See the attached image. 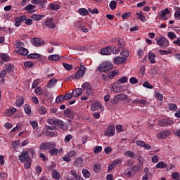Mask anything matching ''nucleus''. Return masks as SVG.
<instances>
[{"instance_id":"1","label":"nucleus","mask_w":180,"mask_h":180,"mask_svg":"<svg viewBox=\"0 0 180 180\" xmlns=\"http://www.w3.org/2000/svg\"><path fill=\"white\" fill-rule=\"evenodd\" d=\"M36 158V150L33 148H28L25 150H23L21 154L18 156V160L20 162L24 163V167L26 169H30L32 167V158Z\"/></svg>"},{"instance_id":"37","label":"nucleus","mask_w":180,"mask_h":180,"mask_svg":"<svg viewBox=\"0 0 180 180\" xmlns=\"http://www.w3.org/2000/svg\"><path fill=\"white\" fill-rule=\"evenodd\" d=\"M124 154L126 157H130V158H134L136 157V154L134 152H131V150L125 151Z\"/></svg>"},{"instance_id":"56","label":"nucleus","mask_w":180,"mask_h":180,"mask_svg":"<svg viewBox=\"0 0 180 180\" xmlns=\"http://www.w3.org/2000/svg\"><path fill=\"white\" fill-rule=\"evenodd\" d=\"M72 96H74L72 93H67L65 95L63 96V97L65 98V101H70V99H71Z\"/></svg>"},{"instance_id":"51","label":"nucleus","mask_w":180,"mask_h":180,"mask_svg":"<svg viewBox=\"0 0 180 180\" xmlns=\"http://www.w3.org/2000/svg\"><path fill=\"white\" fill-rule=\"evenodd\" d=\"M38 112L39 115H44L47 112V109H46V107L41 106L40 108L38 110Z\"/></svg>"},{"instance_id":"23","label":"nucleus","mask_w":180,"mask_h":180,"mask_svg":"<svg viewBox=\"0 0 180 180\" xmlns=\"http://www.w3.org/2000/svg\"><path fill=\"white\" fill-rule=\"evenodd\" d=\"M124 175L127 178H130V177L133 176V175H134V172L133 171V169L131 167L127 169L124 171Z\"/></svg>"},{"instance_id":"54","label":"nucleus","mask_w":180,"mask_h":180,"mask_svg":"<svg viewBox=\"0 0 180 180\" xmlns=\"http://www.w3.org/2000/svg\"><path fill=\"white\" fill-rule=\"evenodd\" d=\"M63 65L64 68L67 70V71H71L72 70V65L68 63H63Z\"/></svg>"},{"instance_id":"16","label":"nucleus","mask_w":180,"mask_h":180,"mask_svg":"<svg viewBox=\"0 0 180 180\" xmlns=\"http://www.w3.org/2000/svg\"><path fill=\"white\" fill-rule=\"evenodd\" d=\"M155 57H157L155 53H153L152 51L148 52V58L150 64H155V63H157V61H155Z\"/></svg>"},{"instance_id":"21","label":"nucleus","mask_w":180,"mask_h":180,"mask_svg":"<svg viewBox=\"0 0 180 180\" xmlns=\"http://www.w3.org/2000/svg\"><path fill=\"white\" fill-rule=\"evenodd\" d=\"M17 54H20V56H27L29 51L26 48L20 47L17 51Z\"/></svg>"},{"instance_id":"28","label":"nucleus","mask_w":180,"mask_h":180,"mask_svg":"<svg viewBox=\"0 0 180 180\" xmlns=\"http://www.w3.org/2000/svg\"><path fill=\"white\" fill-rule=\"evenodd\" d=\"M170 13L169 9L165 8V10L160 11L159 16L160 18H165V16H167V15H169Z\"/></svg>"},{"instance_id":"19","label":"nucleus","mask_w":180,"mask_h":180,"mask_svg":"<svg viewBox=\"0 0 180 180\" xmlns=\"http://www.w3.org/2000/svg\"><path fill=\"white\" fill-rule=\"evenodd\" d=\"M4 68H5V71L8 72V74L15 70V66L11 63L6 64L4 65Z\"/></svg>"},{"instance_id":"43","label":"nucleus","mask_w":180,"mask_h":180,"mask_svg":"<svg viewBox=\"0 0 180 180\" xmlns=\"http://www.w3.org/2000/svg\"><path fill=\"white\" fill-rule=\"evenodd\" d=\"M124 46H126V42L123 39H120L118 40V46L120 49H124Z\"/></svg>"},{"instance_id":"25","label":"nucleus","mask_w":180,"mask_h":180,"mask_svg":"<svg viewBox=\"0 0 180 180\" xmlns=\"http://www.w3.org/2000/svg\"><path fill=\"white\" fill-rule=\"evenodd\" d=\"M72 94L75 98H78L82 95V89L78 88L72 91Z\"/></svg>"},{"instance_id":"63","label":"nucleus","mask_w":180,"mask_h":180,"mask_svg":"<svg viewBox=\"0 0 180 180\" xmlns=\"http://www.w3.org/2000/svg\"><path fill=\"white\" fill-rule=\"evenodd\" d=\"M172 177L173 179L179 180V173L174 172L172 174Z\"/></svg>"},{"instance_id":"4","label":"nucleus","mask_w":180,"mask_h":180,"mask_svg":"<svg viewBox=\"0 0 180 180\" xmlns=\"http://www.w3.org/2000/svg\"><path fill=\"white\" fill-rule=\"evenodd\" d=\"M113 68V65L110 62H105L99 66V70L101 72H108Z\"/></svg>"},{"instance_id":"47","label":"nucleus","mask_w":180,"mask_h":180,"mask_svg":"<svg viewBox=\"0 0 180 180\" xmlns=\"http://www.w3.org/2000/svg\"><path fill=\"white\" fill-rule=\"evenodd\" d=\"M82 88L83 91H87L90 88H92V86H91V84H89V83L85 82L82 85Z\"/></svg>"},{"instance_id":"3","label":"nucleus","mask_w":180,"mask_h":180,"mask_svg":"<svg viewBox=\"0 0 180 180\" xmlns=\"http://www.w3.org/2000/svg\"><path fill=\"white\" fill-rule=\"evenodd\" d=\"M54 147H57V143L56 142H46L40 144L39 150L41 151H46V150L50 151V150L54 148Z\"/></svg>"},{"instance_id":"58","label":"nucleus","mask_w":180,"mask_h":180,"mask_svg":"<svg viewBox=\"0 0 180 180\" xmlns=\"http://www.w3.org/2000/svg\"><path fill=\"white\" fill-rule=\"evenodd\" d=\"M112 54H119L120 53V49L117 48V46H114L112 48Z\"/></svg>"},{"instance_id":"11","label":"nucleus","mask_w":180,"mask_h":180,"mask_svg":"<svg viewBox=\"0 0 180 180\" xmlns=\"http://www.w3.org/2000/svg\"><path fill=\"white\" fill-rule=\"evenodd\" d=\"M90 109L93 112H96V110H98V109H101V110H103V106H102V104H101V103L97 101L91 105Z\"/></svg>"},{"instance_id":"46","label":"nucleus","mask_w":180,"mask_h":180,"mask_svg":"<svg viewBox=\"0 0 180 180\" xmlns=\"http://www.w3.org/2000/svg\"><path fill=\"white\" fill-rule=\"evenodd\" d=\"M110 8L112 9V11H115L116 9V6H117V3L116 1H111L109 4Z\"/></svg>"},{"instance_id":"41","label":"nucleus","mask_w":180,"mask_h":180,"mask_svg":"<svg viewBox=\"0 0 180 180\" xmlns=\"http://www.w3.org/2000/svg\"><path fill=\"white\" fill-rule=\"evenodd\" d=\"M49 153L51 154V155H57V154H58V149L56 147H53L49 150Z\"/></svg>"},{"instance_id":"26","label":"nucleus","mask_w":180,"mask_h":180,"mask_svg":"<svg viewBox=\"0 0 180 180\" xmlns=\"http://www.w3.org/2000/svg\"><path fill=\"white\" fill-rule=\"evenodd\" d=\"M64 115L66 116V117H70V119H72L74 117V112L71 109H66L64 110Z\"/></svg>"},{"instance_id":"9","label":"nucleus","mask_w":180,"mask_h":180,"mask_svg":"<svg viewBox=\"0 0 180 180\" xmlns=\"http://www.w3.org/2000/svg\"><path fill=\"white\" fill-rule=\"evenodd\" d=\"M110 88L112 92H115L117 94H119V92L122 91V86L117 82L113 83Z\"/></svg>"},{"instance_id":"8","label":"nucleus","mask_w":180,"mask_h":180,"mask_svg":"<svg viewBox=\"0 0 180 180\" xmlns=\"http://www.w3.org/2000/svg\"><path fill=\"white\" fill-rule=\"evenodd\" d=\"M74 167H76V168H81V167H83L84 165V159L82 157H78L76 158L73 162Z\"/></svg>"},{"instance_id":"59","label":"nucleus","mask_w":180,"mask_h":180,"mask_svg":"<svg viewBox=\"0 0 180 180\" xmlns=\"http://www.w3.org/2000/svg\"><path fill=\"white\" fill-rule=\"evenodd\" d=\"M88 11L92 15H98V13H99V10H98V8H94L93 10L91 8H88Z\"/></svg>"},{"instance_id":"44","label":"nucleus","mask_w":180,"mask_h":180,"mask_svg":"<svg viewBox=\"0 0 180 180\" xmlns=\"http://www.w3.org/2000/svg\"><path fill=\"white\" fill-rule=\"evenodd\" d=\"M82 172L83 176H84V178H89V176H91V173H89V169H83L82 170Z\"/></svg>"},{"instance_id":"15","label":"nucleus","mask_w":180,"mask_h":180,"mask_svg":"<svg viewBox=\"0 0 180 180\" xmlns=\"http://www.w3.org/2000/svg\"><path fill=\"white\" fill-rule=\"evenodd\" d=\"M126 61H127V58H123L122 56H117L114 59V64L119 65V64H123V63H126Z\"/></svg>"},{"instance_id":"30","label":"nucleus","mask_w":180,"mask_h":180,"mask_svg":"<svg viewBox=\"0 0 180 180\" xmlns=\"http://www.w3.org/2000/svg\"><path fill=\"white\" fill-rule=\"evenodd\" d=\"M57 84V79L51 78L47 84V88H53Z\"/></svg>"},{"instance_id":"40","label":"nucleus","mask_w":180,"mask_h":180,"mask_svg":"<svg viewBox=\"0 0 180 180\" xmlns=\"http://www.w3.org/2000/svg\"><path fill=\"white\" fill-rule=\"evenodd\" d=\"M2 61H4V63H6V61H9V56L6 53H1L0 56Z\"/></svg>"},{"instance_id":"61","label":"nucleus","mask_w":180,"mask_h":180,"mask_svg":"<svg viewBox=\"0 0 180 180\" xmlns=\"http://www.w3.org/2000/svg\"><path fill=\"white\" fill-rule=\"evenodd\" d=\"M143 86H144V88H148V89H153V85L150 84L148 81L143 84Z\"/></svg>"},{"instance_id":"38","label":"nucleus","mask_w":180,"mask_h":180,"mask_svg":"<svg viewBox=\"0 0 180 180\" xmlns=\"http://www.w3.org/2000/svg\"><path fill=\"white\" fill-rule=\"evenodd\" d=\"M167 37L169 39V40H175V39H176V34L175 32H169L167 33Z\"/></svg>"},{"instance_id":"27","label":"nucleus","mask_w":180,"mask_h":180,"mask_svg":"<svg viewBox=\"0 0 180 180\" xmlns=\"http://www.w3.org/2000/svg\"><path fill=\"white\" fill-rule=\"evenodd\" d=\"M49 8L51 11H58V9H60V6L57 3H50Z\"/></svg>"},{"instance_id":"55","label":"nucleus","mask_w":180,"mask_h":180,"mask_svg":"<svg viewBox=\"0 0 180 180\" xmlns=\"http://www.w3.org/2000/svg\"><path fill=\"white\" fill-rule=\"evenodd\" d=\"M168 107L170 110H176L178 109V106L174 103H169Z\"/></svg>"},{"instance_id":"45","label":"nucleus","mask_w":180,"mask_h":180,"mask_svg":"<svg viewBox=\"0 0 180 180\" xmlns=\"http://www.w3.org/2000/svg\"><path fill=\"white\" fill-rule=\"evenodd\" d=\"M30 124L32 126L34 130H36V129L39 127V123H37V121L36 120L30 121Z\"/></svg>"},{"instance_id":"18","label":"nucleus","mask_w":180,"mask_h":180,"mask_svg":"<svg viewBox=\"0 0 180 180\" xmlns=\"http://www.w3.org/2000/svg\"><path fill=\"white\" fill-rule=\"evenodd\" d=\"M55 126H58V127H60L62 130H67V125L62 120H56Z\"/></svg>"},{"instance_id":"39","label":"nucleus","mask_w":180,"mask_h":180,"mask_svg":"<svg viewBox=\"0 0 180 180\" xmlns=\"http://www.w3.org/2000/svg\"><path fill=\"white\" fill-rule=\"evenodd\" d=\"M24 67L26 68H33V67H34V63L32 61H26L24 63Z\"/></svg>"},{"instance_id":"62","label":"nucleus","mask_w":180,"mask_h":180,"mask_svg":"<svg viewBox=\"0 0 180 180\" xmlns=\"http://www.w3.org/2000/svg\"><path fill=\"white\" fill-rule=\"evenodd\" d=\"M118 82L120 84H126L127 82V77H122L118 79Z\"/></svg>"},{"instance_id":"53","label":"nucleus","mask_w":180,"mask_h":180,"mask_svg":"<svg viewBox=\"0 0 180 180\" xmlns=\"http://www.w3.org/2000/svg\"><path fill=\"white\" fill-rule=\"evenodd\" d=\"M28 58H40V54L39 53H30L28 55Z\"/></svg>"},{"instance_id":"20","label":"nucleus","mask_w":180,"mask_h":180,"mask_svg":"<svg viewBox=\"0 0 180 180\" xmlns=\"http://www.w3.org/2000/svg\"><path fill=\"white\" fill-rule=\"evenodd\" d=\"M36 8V6L33 4H28L24 8V11H27L28 13H34L35 11L33 10Z\"/></svg>"},{"instance_id":"64","label":"nucleus","mask_w":180,"mask_h":180,"mask_svg":"<svg viewBox=\"0 0 180 180\" xmlns=\"http://www.w3.org/2000/svg\"><path fill=\"white\" fill-rule=\"evenodd\" d=\"M101 169V165L100 164H96L94 167V171L96 172H99V170Z\"/></svg>"},{"instance_id":"32","label":"nucleus","mask_w":180,"mask_h":180,"mask_svg":"<svg viewBox=\"0 0 180 180\" xmlns=\"http://www.w3.org/2000/svg\"><path fill=\"white\" fill-rule=\"evenodd\" d=\"M136 16H137V19L142 22H146V17L143 15V12L140 11L139 13H136Z\"/></svg>"},{"instance_id":"36","label":"nucleus","mask_w":180,"mask_h":180,"mask_svg":"<svg viewBox=\"0 0 180 180\" xmlns=\"http://www.w3.org/2000/svg\"><path fill=\"white\" fill-rule=\"evenodd\" d=\"M78 12L79 15H82V16H86V15L89 13L88 10H86L85 8H79Z\"/></svg>"},{"instance_id":"57","label":"nucleus","mask_w":180,"mask_h":180,"mask_svg":"<svg viewBox=\"0 0 180 180\" xmlns=\"http://www.w3.org/2000/svg\"><path fill=\"white\" fill-rule=\"evenodd\" d=\"M112 162L114 165H115V167H117V165H120V164H122V162H123V159L122 158L117 159L115 160H113Z\"/></svg>"},{"instance_id":"29","label":"nucleus","mask_w":180,"mask_h":180,"mask_svg":"<svg viewBox=\"0 0 180 180\" xmlns=\"http://www.w3.org/2000/svg\"><path fill=\"white\" fill-rule=\"evenodd\" d=\"M18 112V110L13 107L11 108L6 110V116H12V115Z\"/></svg>"},{"instance_id":"48","label":"nucleus","mask_w":180,"mask_h":180,"mask_svg":"<svg viewBox=\"0 0 180 180\" xmlns=\"http://www.w3.org/2000/svg\"><path fill=\"white\" fill-rule=\"evenodd\" d=\"M120 56H122L124 58H127V57H129V56H130V53L129 52V50L125 49L120 53Z\"/></svg>"},{"instance_id":"33","label":"nucleus","mask_w":180,"mask_h":180,"mask_svg":"<svg viewBox=\"0 0 180 180\" xmlns=\"http://www.w3.org/2000/svg\"><path fill=\"white\" fill-rule=\"evenodd\" d=\"M171 134V131L167 130V131H162L160 132V137L161 139H167L168 136Z\"/></svg>"},{"instance_id":"7","label":"nucleus","mask_w":180,"mask_h":180,"mask_svg":"<svg viewBox=\"0 0 180 180\" xmlns=\"http://www.w3.org/2000/svg\"><path fill=\"white\" fill-rule=\"evenodd\" d=\"M27 19V17L26 15H22L19 17H15L14 20H15V27H19L22 25V22H25Z\"/></svg>"},{"instance_id":"35","label":"nucleus","mask_w":180,"mask_h":180,"mask_svg":"<svg viewBox=\"0 0 180 180\" xmlns=\"http://www.w3.org/2000/svg\"><path fill=\"white\" fill-rule=\"evenodd\" d=\"M50 61H58L60 60V56L58 55H51L48 57Z\"/></svg>"},{"instance_id":"60","label":"nucleus","mask_w":180,"mask_h":180,"mask_svg":"<svg viewBox=\"0 0 180 180\" xmlns=\"http://www.w3.org/2000/svg\"><path fill=\"white\" fill-rule=\"evenodd\" d=\"M67 155L70 158H71L72 157H75L77 155V151H75V150H70L69 153H68Z\"/></svg>"},{"instance_id":"22","label":"nucleus","mask_w":180,"mask_h":180,"mask_svg":"<svg viewBox=\"0 0 180 180\" xmlns=\"http://www.w3.org/2000/svg\"><path fill=\"white\" fill-rule=\"evenodd\" d=\"M51 175L53 179H56V180L61 179V174H60V172L56 169H53L52 171Z\"/></svg>"},{"instance_id":"14","label":"nucleus","mask_w":180,"mask_h":180,"mask_svg":"<svg viewBox=\"0 0 180 180\" xmlns=\"http://www.w3.org/2000/svg\"><path fill=\"white\" fill-rule=\"evenodd\" d=\"M136 143L137 146H140V147H143L146 150H150L151 149V146L148 143H146V142L143 141L138 140L136 141Z\"/></svg>"},{"instance_id":"17","label":"nucleus","mask_w":180,"mask_h":180,"mask_svg":"<svg viewBox=\"0 0 180 180\" xmlns=\"http://www.w3.org/2000/svg\"><path fill=\"white\" fill-rule=\"evenodd\" d=\"M23 103H25V98L22 96L17 97L15 105L18 106V108H22Z\"/></svg>"},{"instance_id":"5","label":"nucleus","mask_w":180,"mask_h":180,"mask_svg":"<svg viewBox=\"0 0 180 180\" xmlns=\"http://www.w3.org/2000/svg\"><path fill=\"white\" fill-rule=\"evenodd\" d=\"M158 125L162 127H165L167 126H171L174 124V121L169 118H164L158 121Z\"/></svg>"},{"instance_id":"2","label":"nucleus","mask_w":180,"mask_h":180,"mask_svg":"<svg viewBox=\"0 0 180 180\" xmlns=\"http://www.w3.org/2000/svg\"><path fill=\"white\" fill-rule=\"evenodd\" d=\"M155 41L158 46H160L162 49H167V47H169V41L165 37L161 36L160 39L156 38Z\"/></svg>"},{"instance_id":"6","label":"nucleus","mask_w":180,"mask_h":180,"mask_svg":"<svg viewBox=\"0 0 180 180\" xmlns=\"http://www.w3.org/2000/svg\"><path fill=\"white\" fill-rule=\"evenodd\" d=\"M85 71H86V68L84 65H80L79 70L74 75V78H76V79L82 78V77H84V74H85Z\"/></svg>"},{"instance_id":"12","label":"nucleus","mask_w":180,"mask_h":180,"mask_svg":"<svg viewBox=\"0 0 180 180\" xmlns=\"http://www.w3.org/2000/svg\"><path fill=\"white\" fill-rule=\"evenodd\" d=\"M44 25L49 29H54L56 27V24H54V21L53 18H49L44 22Z\"/></svg>"},{"instance_id":"42","label":"nucleus","mask_w":180,"mask_h":180,"mask_svg":"<svg viewBox=\"0 0 180 180\" xmlns=\"http://www.w3.org/2000/svg\"><path fill=\"white\" fill-rule=\"evenodd\" d=\"M63 101H65L64 95L58 96L56 99V103H61V102H63Z\"/></svg>"},{"instance_id":"49","label":"nucleus","mask_w":180,"mask_h":180,"mask_svg":"<svg viewBox=\"0 0 180 180\" xmlns=\"http://www.w3.org/2000/svg\"><path fill=\"white\" fill-rule=\"evenodd\" d=\"M24 110L27 115H30L32 113V109L29 105H25L24 106Z\"/></svg>"},{"instance_id":"34","label":"nucleus","mask_w":180,"mask_h":180,"mask_svg":"<svg viewBox=\"0 0 180 180\" xmlns=\"http://www.w3.org/2000/svg\"><path fill=\"white\" fill-rule=\"evenodd\" d=\"M43 18H44V15H37V14H33L31 16V18L33 20H41V19H43Z\"/></svg>"},{"instance_id":"50","label":"nucleus","mask_w":180,"mask_h":180,"mask_svg":"<svg viewBox=\"0 0 180 180\" xmlns=\"http://www.w3.org/2000/svg\"><path fill=\"white\" fill-rule=\"evenodd\" d=\"M156 168H167V164H165L164 162H159L157 165H156Z\"/></svg>"},{"instance_id":"10","label":"nucleus","mask_w":180,"mask_h":180,"mask_svg":"<svg viewBox=\"0 0 180 180\" xmlns=\"http://www.w3.org/2000/svg\"><path fill=\"white\" fill-rule=\"evenodd\" d=\"M105 136L108 137H112L115 134V126L110 125L104 133Z\"/></svg>"},{"instance_id":"52","label":"nucleus","mask_w":180,"mask_h":180,"mask_svg":"<svg viewBox=\"0 0 180 180\" xmlns=\"http://www.w3.org/2000/svg\"><path fill=\"white\" fill-rule=\"evenodd\" d=\"M46 135L49 137H56L57 136V131H47Z\"/></svg>"},{"instance_id":"13","label":"nucleus","mask_w":180,"mask_h":180,"mask_svg":"<svg viewBox=\"0 0 180 180\" xmlns=\"http://www.w3.org/2000/svg\"><path fill=\"white\" fill-rule=\"evenodd\" d=\"M101 56H110L112 54V46H107L101 49Z\"/></svg>"},{"instance_id":"24","label":"nucleus","mask_w":180,"mask_h":180,"mask_svg":"<svg viewBox=\"0 0 180 180\" xmlns=\"http://www.w3.org/2000/svg\"><path fill=\"white\" fill-rule=\"evenodd\" d=\"M33 41L34 46H36L37 47H40V46H43V44H44V41L39 38H34Z\"/></svg>"},{"instance_id":"31","label":"nucleus","mask_w":180,"mask_h":180,"mask_svg":"<svg viewBox=\"0 0 180 180\" xmlns=\"http://www.w3.org/2000/svg\"><path fill=\"white\" fill-rule=\"evenodd\" d=\"M119 74V70H114L108 73V77L110 79H113L116 75Z\"/></svg>"}]
</instances>
